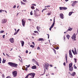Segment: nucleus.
<instances>
[{"label": "nucleus", "mask_w": 78, "mask_h": 78, "mask_svg": "<svg viewBox=\"0 0 78 78\" xmlns=\"http://www.w3.org/2000/svg\"><path fill=\"white\" fill-rule=\"evenodd\" d=\"M8 64L11 67H15L16 68L17 67V66H18L17 64L12 62H9L8 63Z\"/></svg>", "instance_id": "1"}, {"label": "nucleus", "mask_w": 78, "mask_h": 78, "mask_svg": "<svg viewBox=\"0 0 78 78\" xmlns=\"http://www.w3.org/2000/svg\"><path fill=\"white\" fill-rule=\"evenodd\" d=\"M12 73L13 77H16L17 75V71H14L12 72Z\"/></svg>", "instance_id": "2"}, {"label": "nucleus", "mask_w": 78, "mask_h": 78, "mask_svg": "<svg viewBox=\"0 0 78 78\" xmlns=\"http://www.w3.org/2000/svg\"><path fill=\"white\" fill-rule=\"evenodd\" d=\"M28 76H29L30 75V76H31V77L30 78H34V76H35V73H29L28 74Z\"/></svg>", "instance_id": "3"}, {"label": "nucleus", "mask_w": 78, "mask_h": 78, "mask_svg": "<svg viewBox=\"0 0 78 78\" xmlns=\"http://www.w3.org/2000/svg\"><path fill=\"white\" fill-rule=\"evenodd\" d=\"M55 21L54 20L53 21V23H52V24L49 28V30L50 31H51V28H53V27H54V25H55Z\"/></svg>", "instance_id": "4"}, {"label": "nucleus", "mask_w": 78, "mask_h": 78, "mask_svg": "<svg viewBox=\"0 0 78 78\" xmlns=\"http://www.w3.org/2000/svg\"><path fill=\"white\" fill-rule=\"evenodd\" d=\"M72 39H73V40H74V41H76V35H75V34H74L73 35V36L71 37Z\"/></svg>", "instance_id": "5"}, {"label": "nucleus", "mask_w": 78, "mask_h": 78, "mask_svg": "<svg viewBox=\"0 0 78 78\" xmlns=\"http://www.w3.org/2000/svg\"><path fill=\"white\" fill-rule=\"evenodd\" d=\"M71 2H73V3L72 4V6H74L75 5H76V3L78 2V1L77 2L76 1H72Z\"/></svg>", "instance_id": "6"}, {"label": "nucleus", "mask_w": 78, "mask_h": 78, "mask_svg": "<svg viewBox=\"0 0 78 78\" xmlns=\"http://www.w3.org/2000/svg\"><path fill=\"white\" fill-rule=\"evenodd\" d=\"M59 9L60 10H66V9H67V8L66 7H59Z\"/></svg>", "instance_id": "7"}, {"label": "nucleus", "mask_w": 78, "mask_h": 78, "mask_svg": "<svg viewBox=\"0 0 78 78\" xmlns=\"http://www.w3.org/2000/svg\"><path fill=\"white\" fill-rule=\"evenodd\" d=\"M7 22V20L6 19H3L2 20L1 22L2 23H5Z\"/></svg>", "instance_id": "8"}, {"label": "nucleus", "mask_w": 78, "mask_h": 78, "mask_svg": "<svg viewBox=\"0 0 78 78\" xmlns=\"http://www.w3.org/2000/svg\"><path fill=\"white\" fill-rule=\"evenodd\" d=\"M26 21H25L23 19L22 20V25L23 27H25V24Z\"/></svg>", "instance_id": "9"}, {"label": "nucleus", "mask_w": 78, "mask_h": 78, "mask_svg": "<svg viewBox=\"0 0 78 78\" xmlns=\"http://www.w3.org/2000/svg\"><path fill=\"white\" fill-rule=\"evenodd\" d=\"M45 65V68H46V70H48V67H49V66H48V63H46Z\"/></svg>", "instance_id": "10"}, {"label": "nucleus", "mask_w": 78, "mask_h": 78, "mask_svg": "<svg viewBox=\"0 0 78 78\" xmlns=\"http://www.w3.org/2000/svg\"><path fill=\"white\" fill-rule=\"evenodd\" d=\"M9 41L11 43H14V38H12L10 39Z\"/></svg>", "instance_id": "11"}, {"label": "nucleus", "mask_w": 78, "mask_h": 78, "mask_svg": "<svg viewBox=\"0 0 78 78\" xmlns=\"http://www.w3.org/2000/svg\"><path fill=\"white\" fill-rule=\"evenodd\" d=\"M69 70L70 72H72L73 70V67H69Z\"/></svg>", "instance_id": "12"}, {"label": "nucleus", "mask_w": 78, "mask_h": 78, "mask_svg": "<svg viewBox=\"0 0 78 78\" xmlns=\"http://www.w3.org/2000/svg\"><path fill=\"white\" fill-rule=\"evenodd\" d=\"M60 17L62 19H64V15L62 13H61L60 15Z\"/></svg>", "instance_id": "13"}, {"label": "nucleus", "mask_w": 78, "mask_h": 78, "mask_svg": "<svg viewBox=\"0 0 78 78\" xmlns=\"http://www.w3.org/2000/svg\"><path fill=\"white\" fill-rule=\"evenodd\" d=\"M76 75V73L75 72H73L72 73V74H71V76H75Z\"/></svg>", "instance_id": "14"}, {"label": "nucleus", "mask_w": 78, "mask_h": 78, "mask_svg": "<svg viewBox=\"0 0 78 78\" xmlns=\"http://www.w3.org/2000/svg\"><path fill=\"white\" fill-rule=\"evenodd\" d=\"M31 68L32 69H37V67H36V66H32Z\"/></svg>", "instance_id": "15"}, {"label": "nucleus", "mask_w": 78, "mask_h": 78, "mask_svg": "<svg viewBox=\"0 0 78 78\" xmlns=\"http://www.w3.org/2000/svg\"><path fill=\"white\" fill-rule=\"evenodd\" d=\"M66 56V63H68V61H67V54H66L65 55Z\"/></svg>", "instance_id": "16"}, {"label": "nucleus", "mask_w": 78, "mask_h": 78, "mask_svg": "<svg viewBox=\"0 0 78 78\" xmlns=\"http://www.w3.org/2000/svg\"><path fill=\"white\" fill-rule=\"evenodd\" d=\"M72 65H73L72 63H70L69 64V67H72Z\"/></svg>", "instance_id": "17"}, {"label": "nucleus", "mask_w": 78, "mask_h": 78, "mask_svg": "<svg viewBox=\"0 0 78 78\" xmlns=\"http://www.w3.org/2000/svg\"><path fill=\"white\" fill-rule=\"evenodd\" d=\"M38 41H44V40L43 38H39L38 39Z\"/></svg>", "instance_id": "18"}, {"label": "nucleus", "mask_w": 78, "mask_h": 78, "mask_svg": "<svg viewBox=\"0 0 78 78\" xmlns=\"http://www.w3.org/2000/svg\"><path fill=\"white\" fill-rule=\"evenodd\" d=\"M21 42V43L22 46V47H23V45H24V41H22Z\"/></svg>", "instance_id": "19"}, {"label": "nucleus", "mask_w": 78, "mask_h": 78, "mask_svg": "<svg viewBox=\"0 0 78 78\" xmlns=\"http://www.w3.org/2000/svg\"><path fill=\"white\" fill-rule=\"evenodd\" d=\"M35 63L36 64V65L38 66H39V63H38V62L36 61H35Z\"/></svg>", "instance_id": "20"}, {"label": "nucleus", "mask_w": 78, "mask_h": 78, "mask_svg": "<svg viewBox=\"0 0 78 78\" xmlns=\"http://www.w3.org/2000/svg\"><path fill=\"white\" fill-rule=\"evenodd\" d=\"M40 28H41V27H39L37 26V31H39V29H40Z\"/></svg>", "instance_id": "21"}, {"label": "nucleus", "mask_w": 78, "mask_h": 78, "mask_svg": "<svg viewBox=\"0 0 78 78\" xmlns=\"http://www.w3.org/2000/svg\"><path fill=\"white\" fill-rule=\"evenodd\" d=\"M73 13V12H69V16H71V15H72V14Z\"/></svg>", "instance_id": "22"}, {"label": "nucleus", "mask_w": 78, "mask_h": 78, "mask_svg": "<svg viewBox=\"0 0 78 78\" xmlns=\"http://www.w3.org/2000/svg\"><path fill=\"white\" fill-rule=\"evenodd\" d=\"M66 37L68 39H69V38H70V35H67Z\"/></svg>", "instance_id": "23"}, {"label": "nucleus", "mask_w": 78, "mask_h": 78, "mask_svg": "<svg viewBox=\"0 0 78 78\" xmlns=\"http://www.w3.org/2000/svg\"><path fill=\"white\" fill-rule=\"evenodd\" d=\"M5 62H6V60H5V58H3L2 61V63H5Z\"/></svg>", "instance_id": "24"}, {"label": "nucleus", "mask_w": 78, "mask_h": 78, "mask_svg": "<svg viewBox=\"0 0 78 78\" xmlns=\"http://www.w3.org/2000/svg\"><path fill=\"white\" fill-rule=\"evenodd\" d=\"M69 57L70 58H73V55H72V54H69Z\"/></svg>", "instance_id": "25"}, {"label": "nucleus", "mask_w": 78, "mask_h": 78, "mask_svg": "<svg viewBox=\"0 0 78 78\" xmlns=\"http://www.w3.org/2000/svg\"><path fill=\"white\" fill-rule=\"evenodd\" d=\"M73 28H70L69 29L67 30V31H72V30Z\"/></svg>", "instance_id": "26"}, {"label": "nucleus", "mask_w": 78, "mask_h": 78, "mask_svg": "<svg viewBox=\"0 0 78 78\" xmlns=\"http://www.w3.org/2000/svg\"><path fill=\"white\" fill-rule=\"evenodd\" d=\"M30 47H32V48H33L34 47V45H30Z\"/></svg>", "instance_id": "27"}, {"label": "nucleus", "mask_w": 78, "mask_h": 78, "mask_svg": "<svg viewBox=\"0 0 78 78\" xmlns=\"http://www.w3.org/2000/svg\"><path fill=\"white\" fill-rule=\"evenodd\" d=\"M31 8H32V9H34L35 8H34V6H32L31 7Z\"/></svg>", "instance_id": "28"}, {"label": "nucleus", "mask_w": 78, "mask_h": 78, "mask_svg": "<svg viewBox=\"0 0 78 78\" xmlns=\"http://www.w3.org/2000/svg\"><path fill=\"white\" fill-rule=\"evenodd\" d=\"M21 4H22L23 5H25V3H24L23 2L21 1Z\"/></svg>", "instance_id": "29"}, {"label": "nucleus", "mask_w": 78, "mask_h": 78, "mask_svg": "<svg viewBox=\"0 0 78 78\" xmlns=\"http://www.w3.org/2000/svg\"><path fill=\"white\" fill-rule=\"evenodd\" d=\"M30 14L31 16H32V15H33V11L32 10L30 12Z\"/></svg>", "instance_id": "30"}, {"label": "nucleus", "mask_w": 78, "mask_h": 78, "mask_svg": "<svg viewBox=\"0 0 78 78\" xmlns=\"http://www.w3.org/2000/svg\"><path fill=\"white\" fill-rule=\"evenodd\" d=\"M53 50L54 51L55 53H56V51L55 49H53Z\"/></svg>", "instance_id": "31"}, {"label": "nucleus", "mask_w": 78, "mask_h": 78, "mask_svg": "<svg viewBox=\"0 0 78 78\" xmlns=\"http://www.w3.org/2000/svg\"><path fill=\"white\" fill-rule=\"evenodd\" d=\"M74 68L75 69H77V67H76V66H75V65H74Z\"/></svg>", "instance_id": "32"}, {"label": "nucleus", "mask_w": 78, "mask_h": 78, "mask_svg": "<svg viewBox=\"0 0 78 78\" xmlns=\"http://www.w3.org/2000/svg\"><path fill=\"white\" fill-rule=\"evenodd\" d=\"M69 54H72V51H71V50H70L69 51Z\"/></svg>", "instance_id": "33"}, {"label": "nucleus", "mask_w": 78, "mask_h": 78, "mask_svg": "<svg viewBox=\"0 0 78 78\" xmlns=\"http://www.w3.org/2000/svg\"><path fill=\"white\" fill-rule=\"evenodd\" d=\"M74 54V55H77V52H76V51H75Z\"/></svg>", "instance_id": "34"}, {"label": "nucleus", "mask_w": 78, "mask_h": 78, "mask_svg": "<svg viewBox=\"0 0 78 78\" xmlns=\"http://www.w3.org/2000/svg\"><path fill=\"white\" fill-rule=\"evenodd\" d=\"M74 61H75V62L76 63V58H74Z\"/></svg>", "instance_id": "35"}, {"label": "nucleus", "mask_w": 78, "mask_h": 78, "mask_svg": "<svg viewBox=\"0 0 78 78\" xmlns=\"http://www.w3.org/2000/svg\"><path fill=\"white\" fill-rule=\"evenodd\" d=\"M4 33V30H2L0 31V33Z\"/></svg>", "instance_id": "36"}, {"label": "nucleus", "mask_w": 78, "mask_h": 78, "mask_svg": "<svg viewBox=\"0 0 78 78\" xmlns=\"http://www.w3.org/2000/svg\"><path fill=\"white\" fill-rule=\"evenodd\" d=\"M2 77L3 78H5V75H4V74H2Z\"/></svg>", "instance_id": "37"}, {"label": "nucleus", "mask_w": 78, "mask_h": 78, "mask_svg": "<svg viewBox=\"0 0 78 78\" xmlns=\"http://www.w3.org/2000/svg\"><path fill=\"white\" fill-rule=\"evenodd\" d=\"M47 35L48 36V39H49V37H50V35H49V34H47Z\"/></svg>", "instance_id": "38"}, {"label": "nucleus", "mask_w": 78, "mask_h": 78, "mask_svg": "<svg viewBox=\"0 0 78 78\" xmlns=\"http://www.w3.org/2000/svg\"><path fill=\"white\" fill-rule=\"evenodd\" d=\"M32 61H33V62H35V61H35V59H32Z\"/></svg>", "instance_id": "39"}, {"label": "nucleus", "mask_w": 78, "mask_h": 78, "mask_svg": "<svg viewBox=\"0 0 78 78\" xmlns=\"http://www.w3.org/2000/svg\"><path fill=\"white\" fill-rule=\"evenodd\" d=\"M37 50H41V48H40V47H38L37 48Z\"/></svg>", "instance_id": "40"}, {"label": "nucleus", "mask_w": 78, "mask_h": 78, "mask_svg": "<svg viewBox=\"0 0 78 78\" xmlns=\"http://www.w3.org/2000/svg\"><path fill=\"white\" fill-rule=\"evenodd\" d=\"M17 32H15V33H14V35H16V34H17Z\"/></svg>", "instance_id": "41"}, {"label": "nucleus", "mask_w": 78, "mask_h": 78, "mask_svg": "<svg viewBox=\"0 0 78 78\" xmlns=\"http://www.w3.org/2000/svg\"><path fill=\"white\" fill-rule=\"evenodd\" d=\"M38 31H34V33H37Z\"/></svg>", "instance_id": "42"}, {"label": "nucleus", "mask_w": 78, "mask_h": 78, "mask_svg": "<svg viewBox=\"0 0 78 78\" xmlns=\"http://www.w3.org/2000/svg\"><path fill=\"white\" fill-rule=\"evenodd\" d=\"M32 44H33V45H35V44H34V42H32Z\"/></svg>", "instance_id": "43"}, {"label": "nucleus", "mask_w": 78, "mask_h": 78, "mask_svg": "<svg viewBox=\"0 0 78 78\" xmlns=\"http://www.w3.org/2000/svg\"><path fill=\"white\" fill-rule=\"evenodd\" d=\"M28 68V67H27L25 69V71L27 72V70H28V69H27V68Z\"/></svg>", "instance_id": "44"}, {"label": "nucleus", "mask_w": 78, "mask_h": 78, "mask_svg": "<svg viewBox=\"0 0 78 78\" xmlns=\"http://www.w3.org/2000/svg\"><path fill=\"white\" fill-rule=\"evenodd\" d=\"M32 35H33V36H34V35L36 36V34L34 33L32 34Z\"/></svg>", "instance_id": "45"}, {"label": "nucleus", "mask_w": 78, "mask_h": 78, "mask_svg": "<svg viewBox=\"0 0 78 78\" xmlns=\"http://www.w3.org/2000/svg\"><path fill=\"white\" fill-rule=\"evenodd\" d=\"M28 76H29L28 75H27V76L25 77V78H28Z\"/></svg>", "instance_id": "46"}, {"label": "nucleus", "mask_w": 78, "mask_h": 78, "mask_svg": "<svg viewBox=\"0 0 78 78\" xmlns=\"http://www.w3.org/2000/svg\"><path fill=\"white\" fill-rule=\"evenodd\" d=\"M23 1L24 2H27V0H23Z\"/></svg>", "instance_id": "47"}, {"label": "nucleus", "mask_w": 78, "mask_h": 78, "mask_svg": "<svg viewBox=\"0 0 78 78\" xmlns=\"http://www.w3.org/2000/svg\"><path fill=\"white\" fill-rule=\"evenodd\" d=\"M5 35H4L2 37H3V39H5Z\"/></svg>", "instance_id": "48"}, {"label": "nucleus", "mask_w": 78, "mask_h": 78, "mask_svg": "<svg viewBox=\"0 0 78 78\" xmlns=\"http://www.w3.org/2000/svg\"><path fill=\"white\" fill-rule=\"evenodd\" d=\"M20 29H18V30H17L16 32H17V33H18V32H19V31H20Z\"/></svg>", "instance_id": "49"}, {"label": "nucleus", "mask_w": 78, "mask_h": 78, "mask_svg": "<svg viewBox=\"0 0 78 78\" xmlns=\"http://www.w3.org/2000/svg\"><path fill=\"white\" fill-rule=\"evenodd\" d=\"M2 62V59L0 57V63L1 64V62Z\"/></svg>", "instance_id": "50"}, {"label": "nucleus", "mask_w": 78, "mask_h": 78, "mask_svg": "<svg viewBox=\"0 0 78 78\" xmlns=\"http://www.w3.org/2000/svg\"><path fill=\"white\" fill-rule=\"evenodd\" d=\"M63 64L64 65V66H66V62H64L63 63Z\"/></svg>", "instance_id": "51"}, {"label": "nucleus", "mask_w": 78, "mask_h": 78, "mask_svg": "<svg viewBox=\"0 0 78 78\" xmlns=\"http://www.w3.org/2000/svg\"><path fill=\"white\" fill-rule=\"evenodd\" d=\"M64 41H66V37L65 36L64 37Z\"/></svg>", "instance_id": "52"}, {"label": "nucleus", "mask_w": 78, "mask_h": 78, "mask_svg": "<svg viewBox=\"0 0 78 78\" xmlns=\"http://www.w3.org/2000/svg\"><path fill=\"white\" fill-rule=\"evenodd\" d=\"M6 78H11V77L9 76H8L7 77H6Z\"/></svg>", "instance_id": "53"}, {"label": "nucleus", "mask_w": 78, "mask_h": 78, "mask_svg": "<svg viewBox=\"0 0 78 78\" xmlns=\"http://www.w3.org/2000/svg\"><path fill=\"white\" fill-rule=\"evenodd\" d=\"M26 53H28V50H26Z\"/></svg>", "instance_id": "54"}, {"label": "nucleus", "mask_w": 78, "mask_h": 78, "mask_svg": "<svg viewBox=\"0 0 78 78\" xmlns=\"http://www.w3.org/2000/svg\"><path fill=\"white\" fill-rule=\"evenodd\" d=\"M72 51L73 52V53L74 54L75 53V51H73V50H72Z\"/></svg>", "instance_id": "55"}, {"label": "nucleus", "mask_w": 78, "mask_h": 78, "mask_svg": "<svg viewBox=\"0 0 78 78\" xmlns=\"http://www.w3.org/2000/svg\"><path fill=\"white\" fill-rule=\"evenodd\" d=\"M50 14H51L50 13H48V16H50Z\"/></svg>", "instance_id": "56"}, {"label": "nucleus", "mask_w": 78, "mask_h": 78, "mask_svg": "<svg viewBox=\"0 0 78 78\" xmlns=\"http://www.w3.org/2000/svg\"><path fill=\"white\" fill-rule=\"evenodd\" d=\"M16 7V5H14L13 7V8H15Z\"/></svg>", "instance_id": "57"}, {"label": "nucleus", "mask_w": 78, "mask_h": 78, "mask_svg": "<svg viewBox=\"0 0 78 78\" xmlns=\"http://www.w3.org/2000/svg\"><path fill=\"white\" fill-rule=\"evenodd\" d=\"M74 51H76V48H74Z\"/></svg>", "instance_id": "58"}, {"label": "nucleus", "mask_w": 78, "mask_h": 78, "mask_svg": "<svg viewBox=\"0 0 78 78\" xmlns=\"http://www.w3.org/2000/svg\"><path fill=\"white\" fill-rule=\"evenodd\" d=\"M35 16H36V17H38V15H37L36 14H35Z\"/></svg>", "instance_id": "59"}, {"label": "nucleus", "mask_w": 78, "mask_h": 78, "mask_svg": "<svg viewBox=\"0 0 78 78\" xmlns=\"http://www.w3.org/2000/svg\"><path fill=\"white\" fill-rule=\"evenodd\" d=\"M50 66L52 67H53V65H50Z\"/></svg>", "instance_id": "60"}, {"label": "nucleus", "mask_w": 78, "mask_h": 78, "mask_svg": "<svg viewBox=\"0 0 78 78\" xmlns=\"http://www.w3.org/2000/svg\"><path fill=\"white\" fill-rule=\"evenodd\" d=\"M46 6H47V7H50V5H47Z\"/></svg>", "instance_id": "61"}, {"label": "nucleus", "mask_w": 78, "mask_h": 78, "mask_svg": "<svg viewBox=\"0 0 78 78\" xmlns=\"http://www.w3.org/2000/svg\"><path fill=\"white\" fill-rule=\"evenodd\" d=\"M2 10H0V12H2Z\"/></svg>", "instance_id": "62"}, {"label": "nucleus", "mask_w": 78, "mask_h": 78, "mask_svg": "<svg viewBox=\"0 0 78 78\" xmlns=\"http://www.w3.org/2000/svg\"><path fill=\"white\" fill-rule=\"evenodd\" d=\"M46 9H43V10L45 11V10H46Z\"/></svg>", "instance_id": "63"}, {"label": "nucleus", "mask_w": 78, "mask_h": 78, "mask_svg": "<svg viewBox=\"0 0 78 78\" xmlns=\"http://www.w3.org/2000/svg\"><path fill=\"white\" fill-rule=\"evenodd\" d=\"M56 48V49H59V48L58 47H57Z\"/></svg>", "instance_id": "64"}]
</instances>
